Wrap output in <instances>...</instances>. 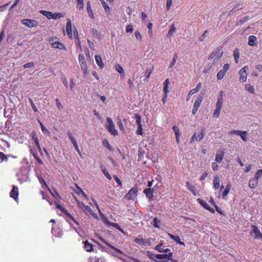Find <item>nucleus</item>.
<instances>
[{"label": "nucleus", "instance_id": "13d9d810", "mask_svg": "<svg viewBox=\"0 0 262 262\" xmlns=\"http://www.w3.org/2000/svg\"><path fill=\"white\" fill-rule=\"evenodd\" d=\"M34 63L33 62H28L23 66V67L25 69L29 68L34 67Z\"/></svg>", "mask_w": 262, "mask_h": 262}, {"label": "nucleus", "instance_id": "338daca9", "mask_svg": "<svg viewBox=\"0 0 262 262\" xmlns=\"http://www.w3.org/2000/svg\"><path fill=\"white\" fill-rule=\"evenodd\" d=\"M56 105H57V106L58 107V108L59 109V110H61L62 108V104L61 103H60L59 100L57 98L56 100Z\"/></svg>", "mask_w": 262, "mask_h": 262}, {"label": "nucleus", "instance_id": "20e7f679", "mask_svg": "<svg viewBox=\"0 0 262 262\" xmlns=\"http://www.w3.org/2000/svg\"><path fill=\"white\" fill-rule=\"evenodd\" d=\"M169 84V80L168 78H167L163 82V97L162 98V101L163 103L166 102L167 98V94L168 93V86Z\"/></svg>", "mask_w": 262, "mask_h": 262}, {"label": "nucleus", "instance_id": "6ab92c4d", "mask_svg": "<svg viewBox=\"0 0 262 262\" xmlns=\"http://www.w3.org/2000/svg\"><path fill=\"white\" fill-rule=\"evenodd\" d=\"M258 181L259 180L255 177L250 179L249 182V187L252 189H254L256 188L258 186Z\"/></svg>", "mask_w": 262, "mask_h": 262}, {"label": "nucleus", "instance_id": "c9c22d12", "mask_svg": "<svg viewBox=\"0 0 262 262\" xmlns=\"http://www.w3.org/2000/svg\"><path fill=\"white\" fill-rule=\"evenodd\" d=\"M135 118L136 119V123L138 126H142L141 116L139 114H136L135 115Z\"/></svg>", "mask_w": 262, "mask_h": 262}, {"label": "nucleus", "instance_id": "58836bf2", "mask_svg": "<svg viewBox=\"0 0 262 262\" xmlns=\"http://www.w3.org/2000/svg\"><path fill=\"white\" fill-rule=\"evenodd\" d=\"M32 139L34 140L36 147L39 150H40V145H39V141L38 140V139H37V137L35 136V134L32 135Z\"/></svg>", "mask_w": 262, "mask_h": 262}, {"label": "nucleus", "instance_id": "6e6552de", "mask_svg": "<svg viewBox=\"0 0 262 262\" xmlns=\"http://www.w3.org/2000/svg\"><path fill=\"white\" fill-rule=\"evenodd\" d=\"M21 23L29 28H33L37 26L38 23L35 20L25 18L21 20Z\"/></svg>", "mask_w": 262, "mask_h": 262}, {"label": "nucleus", "instance_id": "bf43d9fd", "mask_svg": "<svg viewBox=\"0 0 262 262\" xmlns=\"http://www.w3.org/2000/svg\"><path fill=\"white\" fill-rule=\"evenodd\" d=\"M0 160H1L2 161H7V156L5 155L3 152L0 151Z\"/></svg>", "mask_w": 262, "mask_h": 262}, {"label": "nucleus", "instance_id": "09e8293b", "mask_svg": "<svg viewBox=\"0 0 262 262\" xmlns=\"http://www.w3.org/2000/svg\"><path fill=\"white\" fill-rule=\"evenodd\" d=\"M261 176H262V169H258L256 171L254 177L259 180Z\"/></svg>", "mask_w": 262, "mask_h": 262}, {"label": "nucleus", "instance_id": "e2e57ef3", "mask_svg": "<svg viewBox=\"0 0 262 262\" xmlns=\"http://www.w3.org/2000/svg\"><path fill=\"white\" fill-rule=\"evenodd\" d=\"M241 132H242L241 130H232L230 132V134L233 135L234 134L236 135L239 136L241 134Z\"/></svg>", "mask_w": 262, "mask_h": 262}, {"label": "nucleus", "instance_id": "c03bdc74", "mask_svg": "<svg viewBox=\"0 0 262 262\" xmlns=\"http://www.w3.org/2000/svg\"><path fill=\"white\" fill-rule=\"evenodd\" d=\"M38 121L39 122V123L40 124L41 129L42 131V132L47 133L48 134H49L50 133L49 131L43 125V124L41 123V122L39 120H38Z\"/></svg>", "mask_w": 262, "mask_h": 262}, {"label": "nucleus", "instance_id": "f704fd0d", "mask_svg": "<svg viewBox=\"0 0 262 262\" xmlns=\"http://www.w3.org/2000/svg\"><path fill=\"white\" fill-rule=\"evenodd\" d=\"M233 56L235 59V62L236 63H237L238 62V60L239 57V53L238 49H236L234 51Z\"/></svg>", "mask_w": 262, "mask_h": 262}, {"label": "nucleus", "instance_id": "9b49d317", "mask_svg": "<svg viewBox=\"0 0 262 262\" xmlns=\"http://www.w3.org/2000/svg\"><path fill=\"white\" fill-rule=\"evenodd\" d=\"M205 131L204 129H201V133L196 136V133H195L193 136L191 137V138L190 141V143H192L194 140L199 142L200 141L204 136Z\"/></svg>", "mask_w": 262, "mask_h": 262}, {"label": "nucleus", "instance_id": "a18cd8bd", "mask_svg": "<svg viewBox=\"0 0 262 262\" xmlns=\"http://www.w3.org/2000/svg\"><path fill=\"white\" fill-rule=\"evenodd\" d=\"M64 16V15L61 13H53V17L52 19H59Z\"/></svg>", "mask_w": 262, "mask_h": 262}, {"label": "nucleus", "instance_id": "69168bd1", "mask_svg": "<svg viewBox=\"0 0 262 262\" xmlns=\"http://www.w3.org/2000/svg\"><path fill=\"white\" fill-rule=\"evenodd\" d=\"M133 31V27L131 25H128L127 26L126 28V32H132Z\"/></svg>", "mask_w": 262, "mask_h": 262}, {"label": "nucleus", "instance_id": "c756f323", "mask_svg": "<svg viewBox=\"0 0 262 262\" xmlns=\"http://www.w3.org/2000/svg\"><path fill=\"white\" fill-rule=\"evenodd\" d=\"M100 1L105 12L107 13H110L111 9L108 4L104 0H101Z\"/></svg>", "mask_w": 262, "mask_h": 262}, {"label": "nucleus", "instance_id": "680f3d73", "mask_svg": "<svg viewBox=\"0 0 262 262\" xmlns=\"http://www.w3.org/2000/svg\"><path fill=\"white\" fill-rule=\"evenodd\" d=\"M136 134L139 135H143V128L142 126H138L137 129L136 130Z\"/></svg>", "mask_w": 262, "mask_h": 262}, {"label": "nucleus", "instance_id": "a19ab883", "mask_svg": "<svg viewBox=\"0 0 262 262\" xmlns=\"http://www.w3.org/2000/svg\"><path fill=\"white\" fill-rule=\"evenodd\" d=\"M220 112H221V110H219V109L215 108L214 110V112H213V115H212V117L213 118H219V116H220Z\"/></svg>", "mask_w": 262, "mask_h": 262}, {"label": "nucleus", "instance_id": "39448f33", "mask_svg": "<svg viewBox=\"0 0 262 262\" xmlns=\"http://www.w3.org/2000/svg\"><path fill=\"white\" fill-rule=\"evenodd\" d=\"M138 192L137 187H133L131 188L128 192L125 195V197L127 200H134L136 198Z\"/></svg>", "mask_w": 262, "mask_h": 262}, {"label": "nucleus", "instance_id": "7ed1b4c3", "mask_svg": "<svg viewBox=\"0 0 262 262\" xmlns=\"http://www.w3.org/2000/svg\"><path fill=\"white\" fill-rule=\"evenodd\" d=\"M55 39V38L52 37L49 39V41L51 43L52 47L53 48L66 50V48L65 47L64 45L59 41H54Z\"/></svg>", "mask_w": 262, "mask_h": 262}, {"label": "nucleus", "instance_id": "f257e3e1", "mask_svg": "<svg viewBox=\"0 0 262 262\" xmlns=\"http://www.w3.org/2000/svg\"><path fill=\"white\" fill-rule=\"evenodd\" d=\"M107 130L114 136L118 135V132L115 129V125L113 121L111 118L107 117L106 118V124L105 125Z\"/></svg>", "mask_w": 262, "mask_h": 262}, {"label": "nucleus", "instance_id": "49530a36", "mask_svg": "<svg viewBox=\"0 0 262 262\" xmlns=\"http://www.w3.org/2000/svg\"><path fill=\"white\" fill-rule=\"evenodd\" d=\"M154 226L156 228H159V224L160 221L157 217H155L153 220Z\"/></svg>", "mask_w": 262, "mask_h": 262}, {"label": "nucleus", "instance_id": "2f4dec72", "mask_svg": "<svg viewBox=\"0 0 262 262\" xmlns=\"http://www.w3.org/2000/svg\"><path fill=\"white\" fill-rule=\"evenodd\" d=\"M249 19V16H247L244 17L243 18H242L241 20L237 22L235 24L236 26H239L243 24H244Z\"/></svg>", "mask_w": 262, "mask_h": 262}, {"label": "nucleus", "instance_id": "f3484780", "mask_svg": "<svg viewBox=\"0 0 262 262\" xmlns=\"http://www.w3.org/2000/svg\"><path fill=\"white\" fill-rule=\"evenodd\" d=\"M251 228L255 234L254 238L262 239V234L257 226L255 225H251Z\"/></svg>", "mask_w": 262, "mask_h": 262}, {"label": "nucleus", "instance_id": "f8f14e48", "mask_svg": "<svg viewBox=\"0 0 262 262\" xmlns=\"http://www.w3.org/2000/svg\"><path fill=\"white\" fill-rule=\"evenodd\" d=\"M66 31L70 39L73 38L72 30V23L70 18L67 19L66 25Z\"/></svg>", "mask_w": 262, "mask_h": 262}, {"label": "nucleus", "instance_id": "4c0bfd02", "mask_svg": "<svg viewBox=\"0 0 262 262\" xmlns=\"http://www.w3.org/2000/svg\"><path fill=\"white\" fill-rule=\"evenodd\" d=\"M102 241L108 247L111 248L112 249L115 250V251L118 252L119 253H121L120 251L117 248H115L114 246H112L110 243H108L107 242L105 241L104 239H102Z\"/></svg>", "mask_w": 262, "mask_h": 262}, {"label": "nucleus", "instance_id": "4be33fe9", "mask_svg": "<svg viewBox=\"0 0 262 262\" xmlns=\"http://www.w3.org/2000/svg\"><path fill=\"white\" fill-rule=\"evenodd\" d=\"M213 187L214 190H217L220 187V179L218 176H215L213 178Z\"/></svg>", "mask_w": 262, "mask_h": 262}, {"label": "nucleus", "instance_id": "f03ea898", "mask_svg": "<svg viewBox=\"0 0 262 262\" xmlns=\"http://www.w3.org/2000/svg\"><path fill=\"white\" fill-rule=\"evenodd\" d=\"M78 59L81 70L83 71L84 74L86 75L88 74V67L84 55L82 54H80L79 55Z\"/></svg>", "mask_w": 262, "mask_h": 262}, {"label": "nucleus", "instance_id": "c85d7f7f", "mask_svg": "<svg viewBox=\"0 0 262 262\" xmlns=\"http://www.w3.org/2000/svg\"><path fill=\"white\" fill-rule=\"evenodd\" d=\"M230 188H231V184H230V183H229L226 185L225 189H224V190L223 192L222 197L223 199H225V198L227 195V194H228V193L230 190Z\"/></svg>", "mask_w": 262, "mask_h": 262}, {"label": "nucleus", "instance_id": "0eeeda50", "mask_svg": "<svg viewBox=\"0 0 262 262\" xmlns=\"http://www.w3.org/2000/svg\"><path fill=\"white\" fill-rule=\"evenodd\" d=\"M223 54V52H220L219 49H217L216 50L213 52L208 57V60H212L214 59L215 61H217Z\"/></svg>", "mask_w": 262, "mask_h": 262}, {"label": "nucleus", "instance_id": "dca6fc26", "mask_svg": "<svg viewBox=\"0 0 262 262\" xmlns=\"http://www.w3.org/2000/svg\"><path fill=\"white\" fill-rule=\"evenodd\" d=\"M172 256V253L171 252H168V254H157L155 255V257L158 259H170V258Z\"/></svg>", "mask_w": 262, "mask_h": 262}, {"label": "nucleus", "instance_id": "aec40b11", "mask_svg": "<svg viewBox=\"0 0 262 262\" xmlns=\"http://www.w3.org/2000/svg\"><path fill=\"white\" fill-rule=\"evenodd\" d=\"M95 58L97 65L100 67V69H103L104 67V64L102 61L101 57L99 54H96Z\"/></svg>", "mask_w": 262, "mask_h": 262}, {"label": "nucleus", "instance_id": "2eb2a0df", "mask_svg": "<svg viewBox=\"0 0 262 262\" xmlns=\"http://www.w3.org/2000/svg\"><path fill=\"white\" fill-rule=\"evenodd\" d=\"M225 152L224 151L219 150L215 155V160L216 162L221 163L224 159Z\"/></svg>", "mask_w": 262, "mask_h": 262}, {"label": "nucleus", "instance_id": "774afa93", "mask_svg": "<svg viewBox=\"0 0 262 262\" xmlns=\"http://www.w3.org/2000/svg\"><path fill=\"white\" fill-rule=\"evenodd\" d=\"M172 4V0H167L166 3V9L169 10Z\"/></svg>", "mask_w": 262, "mask_h": 262}, {"label": "nucleus", "instance_id": "4468645a", "mask_svg": "<svg viewBox=\"0 0 262 262\" xmlns=\"http://www.w3.org/2000/svg\"><path fill=\"white\" fill-rule=\"evenodd\" d=\"M10 196L15 201H17L18 196V188L15 186H13L12 189L10 191Z\"/></svg>", "mask_w": 262, "mask_h": 262}, {"label": "nucleus", "instance_id": "393cba45", "mask_svg": "<svg viewBox=\"0 0 262 262\" xmlns=\"http://www.w3.org/2000/svg\"><path fill=\"white\" fill-rule=\"evenodd\" d=\"M201 87H202V83L201 82L198 83L197 84L196 86L195 87V88L191 90L189 92V95H193V94L197 93L200 91V90L201 89Z\"/></svg>", "mask_w": 262, "mask_h": 262}, {"label": "nucleus", "instance_id": "423d86ee", "mask_svg": "<svg viewBox=\"0 0 262 262\" xmlns=\"http://www.w3.org/2000/svg\"><path fill=\"white\" fill-rule=\"evenodd\" d=\"M248 69V67L246 66L242 68L239 71V81L242 82H245L247 77V71Z\"/></svg>", "mask_w": 262, "mask_h": 262}, {"label": "nucleus", "instance_id": "6e6d98bb", "mask_svg": "<svg viewBox=\"0 0 262 262\" xmlns=\"http://www.w3.org/2000/svg\"><path fill=\"white\" fill-rule=\"evenodd\" d=\"M114 178L118 184V186L120 187H122V184L120 179L116 175L114 176Z\"/></svg>", "mask_w": 262, "mask_h": 262}, {"label": "nucleus", "instance_id": "864d4df0", "mask_svg": "<svg viewBox=\"0 0 262 262\" xmlns=\"http://www.w3.org/2000/svg\"><path fill=\"white\" fill-rule=\"evenodd\" d=\"M246 135H247V132L246 131H242L241 132V135H239L242 138V139L244 141H247V138H246Z\"/></svg>", "mask_w": 262, "mask_h": 262}, {"label": "nucleus", "instance_id": "052dcab7", "mask_svg": "<svg viewBox=\"0 0 262 262\" xmlns=\"http://www.w3.org/2000/svg\"><path fill=\"white\" fill-rule=\"evenodd\" d=\"M148 29V33L149 34L150 36H152V24L151 23H149L148 25H147V26Z\"/></svg>", "mask_w": 262, "mask_h": 262}, {"label": "nucleus", "instance_id": "0e129e2a", "mask_svg": "<svg viewBox=\"0 0 262 262\" xmlns=\"http://www.w3.org/2000/svg\"><path fill=\"white\" fill-rule=\"evenodd\" d=\"M217 162H212V168L213 170L216 171L218 170L219 166L217 164Z\"/></svg>", "mask_w": 262, "mask_h": 262}, {"label": "nucleus", "instance_id": "8fccbe9b", "mask_svg": "<svg viewBox=\"0 0 262 262\" xmlns=\"http://www.w3.org/2000/svg\"><path fill=\"white\" fill-rule=\"evenodd\" d=\"M165 247H164L162 245L159 244L157 245L155 249L160 252H163V251H164L163 249Z\"/></svg>", "mask_w": 262, "mask_h": 262}, {"label": "nucleus", "instance_id": "ddd939ff", "mask_svg": "<svg viewBox=\"0 0 262 262\" xmlns=\"http://www.w3.org/2000/svg\"><path fill=\"white\" fill-rule=\"evenodd\" d=\"M197 201L204 208L209 211L212 213H214V210L212 208L210 207L208 204L203 201L200 198L197 199Z\"/></svg>", "mask_w": 262, "mask_h": 262}, {"label": "nucleus", "instance_id": "a211bd4d", "mask_svg": "<svg viewBox=\"0 0 262 262\" xmlns=\"http://www.w3.org/2000/svg\"><path fill=\"white\" fill-rule=\"evenodd\" d=\"M248 43L250 46H256L258 44L257 37L254 35H250L249 37Z\"/></svg>", "mask_w": 262, "mask_h": 262}, {"label": "nucleus", "instance_id": "4d7b16f0", "mask_svg": "<svg viewBox=\"0 0 262 262\" xmlns=\"http://www.w3.org/2000/svg\"><path fill=\"white\" fill-rule=\"evenodd\" d=\"M33 156L34 158H35V159L37 161V162H38L39 164L42 165V164H43V162H42V161L41 160V159L40 158H39V157L37 156V154H33Z\"/></svg>", "mask_w": 262, "mask_h": 262}, {"label": "nucleus", "instance_id": "5701e85b", "mask_svg": "<svg viewBox=\"0 0 262 262\" xmlns=\"http://www.w3.org/2000/svg\"><path fill=\"white\" fill-rule=\"evenodd\" d=\"M143 193L149 199H151L153 196V192L151 188H145L143 191Z\"/></svg>", "mask_w": 262, "mask_h": 262}, {"label": "nucleus", "instance_id": "3c124183", "mask_svg": "<svg viewBox=\"0 0 262 262\" xmlns=\"http://www.w3.org/2000/svg\"><path fill=\"white\" fill-rule=\"evenodd\" d=\"M74 39H75V43L77 46V48L81 49V42H80V40L79 38V37H75V38H74Z\"/></svg>", "mask_w": 262, "mask_h": 262}, {"label": "nucleus", "instance_id": "37998d69", "mask_svg": "<svg viewBox=\"0 0 262 262\" xmlns=\"http://www.w3.org/2000/svg\"><path fill=\"white\" fill-rule=\"evenodd\" d=\"M68 133L69 138H70L71 141L72 142V143H73V144L76 143H77L76 140L75 139V138L73 137V136L72 135V134L70 130H68Z\"/></svg>", "mask_w": 262, "mask_h": 262}, {"label": "nucleus", "instance_id": "72a5a7b5", "mask_svg": "<svg viewBox=\"0 0 262 262\" xmlns=\"http://www.w3.org/2000/svg\"><path fill=\"white\" fill-rule=\"evenodd\" d=\"M102 144L104 146H105L107 149H108L110 151H112L113 148L112 147L111 145L110 144L108 141L106 139H104L102 141Z\"/></svg>", "mask_w": 262, "mask_h": 262}, {"label": "nucleus", "instance_id": "1a4fd4ad", "mask_svg": "<svg viewBox=\"0 0 262 262\" xmlns=\"http://www.w3.org/2000/svg\"><path fill=\"white\" fill-rule=\"evenodd\" d=\"M56 208L59 209L65 215L71 219L73 221V222L76 224H78L76 220L72 216L70 213L68 212L67 209L63 208L61 205L58 204H56Z\"/></svg>", "mask_w": 262, "mask_h": 262}, {"label": "nucleus", "instance_id": "cd10ccee", "mask_svg": "<svg viewBox=\"0 0 262 262\" xmlns=\"http://www.w3.org/2000/svg\"><path fill=\"white\" fill-rule=\"evenodd\" d=\"M84 248L88 252H91L93 250V246L92 244L89 243L87 241L83 242Z\"/></svg>", "mask_w": 262, "mask_h": 262}, {"label": "nucleus", "instance_id": "b1692460", "mask_svg": "<svg viewBox=\"0 0 262 262\" xmlns=\"http://www.w3.org/2000/svg\"><path fill=\"white\" fill-rule=\"evenodd\" d=\"M186 186L188 189L194 195H196V189L194 185L190 184L188 182L186 183Z\"/></svg>", "mask_w": 262, "mask_h": 262}, {"label": "nucleus", "instance_id": "7c9ffc66", "mask_svg": "<svg viewBox=\"0 0 262 262\" xmlns=\"http://www.w3.org/2000/svg\"><path fill=\"white\" fill-rule=\"evenodd\" d=\"M226 72L223 69L221 70L216 75V77L218 80H221L223 78L225 75Z\"/></svg>", "mask_w": 262, "mask_h": 262}, {"label": "nucleus", "instance_id": "ea45409f", "mask_svg": "<svg viewBox=\"0 0 262 262\" xmlns=\"http://www.w3.org/2000/svg\"><path fill=\"white\" fill-rule=\"evenodd\" d=\"M116 70L120 73V74H124V71L123 68L119 64H116L115 65Z\"/></svg>", "mask_w": 262, "mask_h": 262}, {"label": "nucleus", "instance_id": "de8ad7c7", "mask_svg": "<svg viewBox=\"0 0 262 262\" xmlns=\"http://www.w3.org/2000/svg\"><path fill=\"white\" fill-rule=\"evenodd\" d=\"M77 5L80 10H82L84 8L83 0H77Z\"/></svg>", "mask_w": 262, "mask_h": 262}, {"label": "nucleus", "instance_id": "603ef678", "mask_svg": "<svg viewBox=\"0 0 262 262\" xmlns=\"http://www.w3.org/2000/svg\"><path fill=\"white\" fill-rule=\"evenodd\" d=\"M29 102L31 105V107L33 109V110L35 112H38V109L36 107V106L35 105V104L34 103L33 100H32V99H29Z\"/></svg>", "mask_w": 262, "mask_h": 262}, {"label": "nucleus", "instance_id": "9d476101", "mask_svg": "<svg viewBox=\"0 0 262 262\" xmlns=\"http://www.w3.org/2000/svg\"><path fill=\"white\" fill-rule=\"evenodd\" d=\"M203 98L202 96H199L198 97V99L195 101L193 106V108H192V113L193 115H195L198 109L199 108V107L201 105V104L203 101Z\"/></svg>", "mask_w": 262, "mask_h": 262}, {"label": "nucleus", "instance_id": "79ce46f5", "mask_svg": "<svg viewBox=\"0 0 262 262\" xmlns=\"http://www.w3.org/2000/svg\"><path fill=\"white\" fill-rule=\"evenodd\" d=\"M223 101H221V100L217 99L216 105L215 108L221 110L223 106Z\"/></svg>", "mask_w": 262, "mask_h": 262}, {"label": "nucleus", "instance_id": "a878e982", "mask_svg": "<svg viewBox=\"0 0 262 262\" xmlns=\"http://www.w3.org/2000/svg\"><path fill=\"white\" fill-rule=\"evenodd\" d=\"M86 9H87L88 13L90 17L92 19H94V14H93V11H92V10L91 8V3H90V1H88L86 3Z\"/></svg>", "mask_w": 262, "mask_h": 262}, {"label": "nucleus", "instance_id": "412c9836", "mask_svg": "<svg viewBox=\"0 0 262 262\" xmlns=\"http://www.w3.org/2000/svg\"><path fill=\"white\" fill-rule=\"evenodd\" d=\"M135 241L138 244L145 245L149 243V241L147 239H143L141 235H139L135 239Z\"/></svg>", "mask_w": 262, "mask_h": 262}, {"label": "nucleus", "instance_id": "5fc2aeb1", "mask_svg": "<svg viewBox=\"0 0 262 262\" xmlns=\"http://www.w3.org/2000/svg\"><path fill=\"white\" fill-rule=\"evenodd\" d=\"M103 174L109 180H111L112 179V177L109 173L106 171L105 168L102 169Z\"/></svg>", "mask_w": 262, "mask_h": 262}, {"label": "nucleus", "instance_id": "bb28decb", "mask_svg": "<svg viewBox=\"0 0 262 262\" xmlns=\"http://www.w3.org/2000/svg\"><path fill=\"white\" fill-rule=\"evenodd\" d=\"M40 13L46 16L49 19H51L53 17V13L50 11L41 10Z\"/></svg>", "mask_w": 262, "mask_h": 262}, {"label": "nucleus", "instance_id": "e433bc0d", "mask_svg": "<svg viewBox=\"0 0 262 262\" xmlns=\"http://www.w3.org/2000/svg\"><path fill=\"white\" fill-rule=\"evenodd\" d=\"M117 124L121 130L124 131V128L123 125L122 121L120 117H117Z\"/></svg>", "mask_w": 262, "mask_h": 262}, {"label": "nucleus", "instance_id": "473e14b6", "mask_svg": "<svg viewBox=\"0 0 262 262\" xmlns=\"http://www.w3.org/2000/svg\"><path fill=\"white\" fill-rule=\"evenodd\" d=\"M245 88L246 91H248L249 92H250L251 94H254L255 92L254 87L253 86H251L249 84H246Z\"/></svg>", "mask_w": 262, "mask_h": 262}]
</instances>
